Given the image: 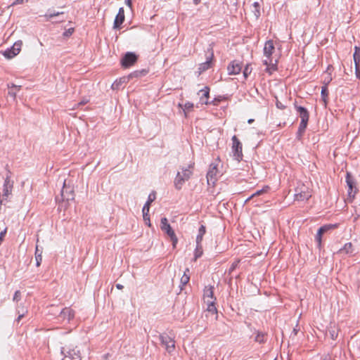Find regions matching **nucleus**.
I'll return each mask as SVG.
<instances>
[{
  "mask_svg": "<svg viewBox=\"0 0 360 360\" xmlns=\"http://www.w3.org/2000/svg\"><path fill=\"white\" fill-rule=\"evenodd\" d=\"M274 45L272 40H269L265 43L264 47V55L266 57V59L263 60V63L266 66V70L269 73H271V70H275L276 69V63H273V60L271 58V55L274 51Z\"/></svg>",
  "mask_w": 360,
  "mask_h": 360,
  "instance_id": "obj_1",
  "label": "nucleus"
},
{
  "mask_svg": "<svg viewBox=\"0 0 360 360\" xmlns=\"http://www.w3.org/2000/svg\"><path fill=\"white\" fill-rule=\"evenodd\" d=\"M203 299L207 304V310L212 314H217L216 297L214 296V286H205L203 293Z\"/></svg>",
  "mask_w": 360,
  "mask_h": 360,
  "instance_id": "obj_2",
  "label": "nucleus"
},
{
  "mask_svg": "<svg viewBox=\"0 0 360 360\" xmlns=\"http://www.w3.org/2000/svg\"><path fill=\"white\" fill-rule=\"evenodd\" d=\"M181 172H178L176 176L174 179V186L177 190H181L184 184V183L188 181L193 172L190 169H181Z\"/></svg>",
  "mask_w": 360,
  "mask_h": 360,
  "instance_id": "obj_3",
  "label": "nucleus"
},
{
  "mask_svg": "<svg viewBox=\"0 0 360 360\" xmlns=\"http://www.w3.org/2000/svg\"><path fill=\"white\" fill-rule=\"evenodd\" d=\"M296 109L301 118V122L297 131L298 136H301L307 128L309 115V112L304 107L296 106Z\"/></svg>",
  "mask_w": 360,
  "mask_h": 360,
  "instance_id": "obj_4",
  "label": "nucleus"
},
{
  "mask_svg": "<svg viewBox=\"0 0 360 360\" xmlns=\"http://www.w3.org/2000/svg\"><path fill=\"white\" fill-rule=\"evenodd\" d=\"M160 229L170 238V240L172 242L173 248H175L178 243V238L174 230L172 229L171 226L168 223V220L166 217H163L161 219Z\"/></svg>",
  "mask_w": 360,
  "mask_h": 360,
  "instance_id": "obj_5",
  "label": "nucleus"
},
{
  "mask_svg": "<svg viewBox=\"0 0 360 360\" xmlns=\"http://www.w3.org/2000/svg\"><path fill=\"white\" fill-rule=\"evenodd\" d=\"M232 152L233 153V156L238 161H240L243 158L242 143L236 136H233L232 137Z\"/></svg>",
  "mask_w": 360,
  "mask_h": 360,
  "instance_id": "obj_6",
  "label": "nucleus"
},
{
  "mask_svg": "<svg viewBox=\"0 0 360 360\" xmlns=\"http://www.w3.org/2000/svg\"><path fill=\"white\" fill-rule=\"evenodd\" d=\"M22 46V41L21 40L17 41L11 49H8L4 52V56L8 59L15 57L20 53Z\"/></svg>",
  "mask_w": 360,
  "mask_h": 360,
  "instance_id": "obj_7",
  "label": "nucleus"
},
{
  "mask_svg": "<svg viewBox=\"0 0 360 360\" xmlns=\"http://www.w3.org/2000/svg\"><path fill=\"white\" fill-rule=\"evenodd\" d=\"M335 227H337L336 224H326L319 228L315 236V240L317 243V247L319 249L321 248L322 236L329 230H331Z\"/></svg>",
  "mask_w": 360,
  "mask_h": 360,
  "instance_id": "obj_8",
  "label": "nucleus"
},
{
  "mask_svg": "<svg viewBox=\"0 0 360 360\" xmlns=\"http://www.w3.org/2000/svg\"><path fill=\"white\" fill-rule=\"evenodd\" d=\"M61 200L63 201L66 200H72L75 198V194L73 188L70 186H68L66 184V181L65 180L63 182V187L61 191Z\"/></svg>",
  "mask_w": 360,
  "mask_h": 360,
  "instance_id": "obj_9",
  "label": "nucleus"
},
{
  "mask_svg": "<svg viewBox=\"0 0 360 360\" xmlns=\"http://www.w3.org/2000/svg\"><path fill=\"white\" fill-rule=\"evenodd\" d=\"M137 56L132 52H127L122 58L121 64L124 68H129L137 61Z\"/></svg>",
  "mask_w": 360,
  "mask_h": 360,
  "instance_id": "obj_10",
  "label": "nucleus"
},
{
  "mask_svg": "<svg viewBox=\"0 0 360 360\" xmlns=\"http://www.w3.org/2000/svg\"><path fill=\"white\" fill-rule=\"evenodd\" d=\"M162 345L165 347L166 350L171 353L174 351L175 348V342L174 340L167 335H162L160 337Z\"/></svg>",
  "mask_w": 360,
  "mask_h": 360,
  "instance_id": "obj_11",
  "label": "nucleus"
},
{
  "mask_svg": "<svg viewBox=\"0 0 360 360\" xmlns=\"http://www.w3.org/2000/svg\"><path fill=\"white\" fill-rule=\"evenodd\" d=\"M13 188V181L11 180V176L7 175L4 184L3 196L8 197L12 193Z\"/></svg>",
  "mask_w": 360,
  "mask_h": 360,
  "instance_id": "obj_12",
  "label": "nucleus"
},
{
  "mask_svg": "<svg viewBox=\"0 0 360 360\" xmlns=\"http://www.w3.org/2000/svg\"><path fill=\"white\" fill-rule=\"evenodd\" d=\"M311 193L304 185L300 188V191L295 195V200L303 201L307 200L311 197Z\"/></svg>",
  "mask_w": 360,
  "mask_h": 360,
  "instance_id": "obj_13",
  "label": "nucleus"
},
{
  "mask_svg": "<svg viewBox=\"0 0 360 360\" xmlns=\"http://www.w3.org/2000/svg\"><path fill=\"white\" fill-rule=\"evenodd\" d=\"M346 182L349 187V190H348L349 196L354 197V194L356 193V188L355 186V182L349 173H347Z\"/></svg>",
  "mask_w": 360,
  "mask_h": 360,
  "instance_id": "obj_14",
  "label": "nucleus"
},
{
  "mask_svg": "<svg viewBox=\"0 0 360 360\" xmlns=\"http://www.w3.org/2000/svg\"><path fill=\"white\" fill-rule=\"evenodd\" d=\"M124 8H120L118 13L117 14L115 19L114 20L113 28L114 29H120V25L124 21Z\"/></svg>",
  "mask_w": 360,
  "mask_h": 360,
  "instance_id": "obj_15",
  "label": "nucleus"
},
{
  "mask_svg": "<svg viewBox=\"0 0 360 360\" xmlns=\"http://www.w3.org/2000/svg\"><path fill=\"white\" fill-rule=\"evenodd\" d=\"M242 69V65L240 62L234 60L228 66L229 75H238Z\"/></svg>",
  "mask_w": 360,
  "mask_h": 360,
  "instance_id": "obj_16",
  "label": "nucleus"
},
{
  "mask_svg": "<svg viewBox=\"0 0 360 360\" xmlns=\"http://www.w3.org/2000/svg\"><path fill=\"white\" fill-rule=\"evenodd\" d=\"M217 172L218 170L217 166L211 165L207 174V182L209 184H210V182L214 184Z\"/></svg>",
  "mask_w": 360,
  "mask_h": 360,
  "instance_id": "obj_17",
  "label": "nucleus"
},
{
  "mask_svg": "<svg viewBox=\"0 0 360 360\" xmlns=\"http://www.w3.org/2000/svg\"><path fill=\"white\" fill-rule=\"evenodd\" d=\"M75 316V311L70 307L64 308L60 313L59 317L63 320L67 319L70 321Z\"/></svg>",
  "mask_w": 360,
  "mask_h": 360,
  "instance_id": "obj_18",
  "label": "nucleus"
},
{
  "mask_svg": "<svg viewBox=\"0 0 360 360\" xmlns=\"http://www.w3.org/2000/svg\"><path fill=\"white\" fill-rule=\"evenodd\" d=\"M199 94H201L200 101L202 104H207L208 101L207 99L209 98L210 94V89L207 86H205L203 89H201L199 93Z\"/></svg>",
  "mask_w": 360,
  "mask_h": 360,
  "instance_id": "obj_19",
  "label": "nucleus"
},
{
  "mask_svg": "<svg viewBox=\"0 0 360 360\" xmlns=\"http://www.w3.org/2000/svg\"><path fill=\"white\" fill-rule=\"evenodd\" d=\"M353 252V245L352 243H347L345 244L343 248H340L338 253V254H346L351 255Z\"/></svg>",
  "mask_w": 360,
  "mask_h": 360,
  "instance_id": "obj_20",
  "label": "nucleus"
},
{
  "mask_svg": "<svg viewBox=\"0 0 360 360\" xmlns=\"http://www.w3.org/2000/svg\"><path fill=\"white\" fill-rule=\"evenodd\" d=\"M321 94L322 100H323V101L324 103V105L326 106V105H327V98H328V86H323L321 87Z\"/></svg>",
  "mask_w": 360,
  "mask_h": 360,
  "instance_id": "obj_21",
  "label": "nucleus"
},
{
  "mask_svg": "<svg viewBox=\"0 0 360 360\" xmlns=\"http://www.w3.org/2000/svg\"><path fill=\"white\" fill-rule=\"evenodd\" d=\"M188 272L189 269H186V271H184V275L181 278V284L183 286L186 285L189 282L190 276L188 274Z\"/></svg>",
  "mask_w": 360,
  "mask_h": 360,
  "instance_id": "obj_22",
  "label": "nucleus"
},
{
  "mask_svg": "<svg viewBox=\"0 0 360 360\" xmlns=\"http://www.w3.org/2000/svg\"><path fill=\"white\" fill-rule=\"evenodd\" d=\"M328 333L330 335V338L335 340L338 335V332L336 327L335 326H330V328H328Z\"/></svg>",
  "mask_w": 360,
  "mask_h": 360,
  "instance_id": "obj_23",
  "label": "nucleus"
},
{
  "mask_svg": "<svg viewBox=\"0 0 360 360\" xmlns=\"http://www.w3.org/2000/svg\"><path fill=\"white\" fill-rule=\"evenodd\" d=\"M42 251L39 250L38 248V246L36 247V251H35V259H36V265L39 266L42 260Z\"/></svg>",
  "mask_w": 360,
  "mask_h": 360,
  "instance_id": "obj_24",
  "label": "nucleus"
},
{
  "mask_svg": "<svg viewBox=\"0 0 360 360\" xmlns=\"http://www.w3.org/2000/svg\"><path fill=\"white\" fill-rule=\"evenodd\" d=\"M354 64H357L358 63H360V48L358 46H355L354 48Z\"/></svg>",
  "mask_w": 360,
  "mask_h": 360,
  "instance_id": "obj_25",
  "label": "nucleus"
},
{
  "mask_svg": "<svg viewBox=\"0 0 360 360\" xmlns=\"http://www.w3.org/2000/svg\"><path fill=\"white\" fill-rule=\"evenodd\" d=\"M330 68H331L330 66H328L327 68V70L326 72V74H327V76L324 78V81H323L324 85L323 86H328L329 83L332 81V77L330 75V73L329 72V71L330 70Z\"/></svg>",
  "mask_w": 360,
  "mask_h": 360,
  "instance_id": "obj_26",
  "label": "nucleus"
},
{
  "mask_svg": "<svg viewBox=\"0 0 360 360\" xmlns=\"http://www.w3.org/2000/svg\"><path fill=\"white\" fill-rule=\"evenodd\" d=\"M269 189V187L268 186H264L262 189L259 190V191H256L255 193H253L247 200H250L251 198H252L255 196H258V195H260L267 192V191Z\"/></svg>",
  "mask_w": 360,
  "mask_h": 360,
  "instance_id": "obj_27",
  "label": "nucleus"
},
{
  "mask_svg": "<svg viewBox=\"0 0 360 360\" xmlns=\"http://www.w3.org/2000/svg\"><path fill=\"white\" fill-rule=\"evenodd\" d=\"M156 194L155 192H152L149 194L147 202L144 205L150 208V204L155 200Z\"/></svg>",
  "mask_w": 360,
  "mask_h": 360,
  "instance_id": "obj_28",
  "label": "nucleus"
},
{
  "mask_svg": "<svg viewBox=\"0 0 360 360\" xmlns=\"http://www.w3.org/2000/svg\"><path fill=\"white\" fill-rule=\"evenodd\" d=\"M210 60H207L205 63L200 64L199 67V73L200 74L201 72L209 69L210 67Z\"/></svg>",
  "mask_w": 360,
  "mask_h": 360,
  "instance_id": "obj_29",
  "label": "nucleus"
},
{
  "mask_svg": "<svg viewBox=\"0 0 360 360\" xmlns=\"http://www.w3.org/2000/svg\"><path fill=\"white\" fill-rule=\"evenodd\" d=\"M17 312L19 314L18 319H16L17 322H20L21 319L25 316V314L27 312V309L22 307V311H20V307L17 308Z\"/></svg>",
  "mask_w": 360,
  "mask_h": 360,
  "instance_id": "obj_30",
  "label": "nucleus"
},
{
  "mask_svg": "<svg viewBox=\"0 0 360 360\" xmlns=\"http://www.w3.org/2000/svg\"><path fill=\"white\" fill-rule=\"evenodd\" d=\"M255 341L259 343L264 342V333L261 332H257V335L255 338Z\"/></svg>",
  "mask_w": 360,
  "mask_h": 360,
  "instance_id": "obj_31",
  "label": "nucleus"
},
{
  "mask_svg": "<svg viewBox=\"0 0 360 360\" xmlns=\"http://www.w3.org/2000/svg\"><path fill=\"white\" fill-rule=\"evenodd\" d=\"M202 255V246L200 245V247H198V245H196V249H195V259L201 257Z\"/></svg>",
  "mask_w": 360,
  "mask_h": 360,
  "instance_id": "obj_32",
  "label": "nucleus"
},
{
  "mask_svg": "<svg viewBox=\"0 0 360 360\" xmlns=\"http://www.w3.org/2000/svg\"><path fill=\"white\" fill-rule=\"evenodd\" d=\"M252 72V68H250V66L249 65H247L245 68V69L243 70V76L245 78H247L248 77V75L251 73Z\"/></svg>",
  "mask_w": 360,
  "mask_h": 360,
  "instance_id": "obj_33",
  "label": "nucleus"
},
{
  "mask_svg": "<svg viewBox=\"0 0 360 360\" xmlns=\"http://www.w3.org/2000/svg\"><path fill=\"white\" fill-rule=\"evenodd\" d=\"M73 32H74V28H72V27L69 28L63 32V36L65 37H68L72 34Z\"/></svg>",
  "mask_w": 360,
  "mask_h": 360,
  "instance_id": "obj_34",
  "label": "nucleus"
},
{
  "mask_svg": "<svg viewBox=\"0 0 360 360\" xmlns=\"http://www.w3.org/2000/svg\"><path fill=\"white\" fill-rule=\"evenodd\" d=\"M360 63L355 64V73L356 77L360 79V68H359Z\"/></svg>",
  "mask_w": 360,
  "mask_h": 360,
  "instance_id": "obj_35",
  "label": "nucleus"
},
{
  "mask_svg": "<svg viewBox=\"0 0 360 360\" xmlns=\"http://www.w3.org/2000/svg\"><path fill=\"white\" fill-rule=\"evenodd\" d=\"M206 229L204 225H201L198 230V234L199 236H201L203 237L204 234L205 233Z\"/></svg>",
  "mask_w": 360,
  "mask_h": 360,
  "instance_id": "obj_36",
  "label": "nucleus"
},
{
  "mask_svg": "<svg viewBox=\"0 0 360 360\" xmlns=\"http://www.w3.org/2000/svg\"><path fill=\"white\" fill-rule=\"evenodd\" d=\"M21 293L19 290L15 291L13 296V301L18 302L20 300Z\"/></svg>",
  "mask_w": 360,
  "mask_h": 360,
  "instance_id": "obj_37",
  "label": "nucleus"
},
{
  "mask_svg": "<svg viewBox=\"0 0 360 360\" xmlns=\"http://www.w3.org/2000/svg\"><path fill=\"white\" fill-rule=\"evenodd\" d=\"M239 262H240V261H239V260H238V261L234 262L231 264V267H230V269H229V273H231V272H232V271H233V270H234V269L238 266V265Z\"/></svg>",
  "mask_w": 360,
  "mask_h": 360,
  "instance_id": "obj_38",
  "label": "nucleus"
},
{
  "mask_svg": "<svg viewBox=\"0 0 360 360\" xmlns=\"http://www.w3.org/2000/svg\"><path fill=\"white\" fill-rule=\"evenodd\" d=\"M7 86H8V89H15L18 90V91H19L20 89V87H21L20 86H17V85H15V84H14L13 83L8 84Z\"/></svg>",
  "mask_w": 360,
  "mask_h": 360,
  "instance_id": "obj_39",
  "label": "nucleus"
},
{
  "mask_svg": "<svg viewBox=\"0 0 360 360\" xmlns=\"http://www.w3.org/2000/svg\"><path fill=\"white\" fill-rule=\"evenodd\" d=\"M193 104L191 102H187L184 105V108L186 110H190L193 108Z\"/></svg>",
  "mask_w": 360,
  "mask_h": 360,
  "instance_id": "obj_40",
  "label": "nucleus"
},
{
  "mask_svg": "<svg viewBox=\"0 0 360 360\" xmlns=\"http://www.w3.org/2000/svg\"><path fill=\"white\" fill-rule=\"evenodd\" d=\"M149 209L150 208H148V207L144 205L143 209H142L143 215L148 216V214L149 212Z\"/></svg>",
  "mask_w": 360,
  "mask_h": 360,
  "instance_id": "obj_41",
  "label": "nucleus"
},
{
  "mask_svg": "<svg viewBox=\"0 0 360 360\" xmlns=\"http://www.w3.org/2000/svg\"><path fill=\"white\" fill-rule=\"evenodd\" d=\"M62 13H63V12L62 13L57 12V13H51L49 15H46L45 16L46 18H53L55 16H57V15H58L60 14H62Z\"/></svg>",
  "mask_w": 360,
  "mask_h": 360,
  "instance_id": "obj_42",
  "label": "nucleus"
},
{
  "mask_svg": "<svg viewBox=\"0 0 360 360\" xmlns=\"http://www.w3.org/2000/svg\"><path fill=\"white\" fill-rule=\"evenodd\" d=\"M202 240V236L198 235L196 237V244H197V245H198V247H200V245H201L200 243H201Z\"/></svg>",
  "mask_w": 360,
  "mask_h": 360,
  "instance_id": "obj_43",
  "label": "nucleus"
},
{
  "mask_svg": "<svg viewBox=\"0 0 360 360\" xmlns=\"http://www.w3.org/2000/svg\"><path fill=\"white\" fill-rule=\"evenodd\" d=\"M143 217L144 221H148V226H150L151 224H150L149 215L148 214V216L143 215Z\"/></svg>",
  "mask_w": 360,
  "mask_h": 360,
  "instance_id": "obj_44",
  "label": "nucleus"
},
{
  "mask_svg": "<svg viewBox=\"0 0 360 360\" xmlns=\"http://www.w3.org/2000/svg\"><path fill=\"white\" fill-rule=\"evenodd\" d=\"M8 94L13 96V98H15L16 96V92L13 91L12 89H9Z\"/></svg>",
  "mask_w": 360,
  "mask_h": 360,
  "instance_id": "obj_45",
  "label": "nucleus"
},
{
  "mask_svg": "<svg viewBox=\"0 0 360 360\" xmlns=\"http://www.w3.org/2000/svg\"><path fill=\"white\" fill-rule=\"evenodd\" d=\"M87 103H88V100L83 99L82 101H80L79 103H77V105L78 106L83 105H85Z\"/></svg>",
  "mask_w": 360,
  "mask_h": 360,
  "instance_id": "obj_46",
  "label": "nucleus"
},
{
  "mask_svg": "<svg viewBox=\"0 0 360 360\" xmlns=\"http://www.w3.org/2000/svg\"><path fill=\"white\" fill-rule=\"evenodd\" d=\"M276 106H277L278 108H280V109L285 108V106L281 102H279V101H277Z\"/></svg>",
  "mask_w": 360,
  "mask_h": 360,
  "instance_id": "obj_47",
  "label": "nucleus"
},
{
  "mask_svg": "<svg viewBox=\"0 0 360 360\" xmlns=\"http://www.w3.org/2000/svg\"><path fill=\"white\" fill-rule=\"evenodd\" d=\"M23 2V0H15V1L13 3V4H20Z\"/></svg>",
  "mask_w": 360,
  "mask_h": 360,
  "instance_id": "obj_48",
  "label": "nucleus"
},
{
  "mask_svg": "<svg viewBox=\"0 0 360 360\" xmlns=\"http://www.w3.org/2000/svg\"><path fill=\"white\" fill-rule=\"evenodd\" d=\"M202 0H193V4L198 5L201 2Z\"/></svg>",
  "mask_w": 360,
  "mask_h": 360,
  "instance_id": "obj_49",
  "label": "nucleus"
},
{
  "mask_svg": "<svg viewBox=\"0 0 360 360\" xmlns=\"http://www.w3.org/2000/svg\"><path fill=\"white\" fill-rule=\"evenodd\" d=\"M116 287H117V289H119V290H122V289L123 288V285H121V284H117V285H116Z\"/></svg>",
  "mask_w": 360,
  "mask_h": 360,
  "instance_id": "obj_50",
  "label": "nucleus"
},
{
  "mask_svg": "<svg viewBox=\"0 0 360 360\" xmlns=\"http://www.w3.org/2000/svg\"><path fill=\"white\" fill-rule=\"evenodd\" d=\"M126 3L128 6H131V0H126Z\"/></svg>",
  "mask_w": 360,
  "mask_h": 360,
  "instance_id": "obj_51",
  "label": "nucleus"
},
{
  "mask_svg": "<svg viewBox=\"0 0 360 360\" xmlns=\"http://www.w3.org/2000/svg\"><path fill=\"white\" fill-rule=\"evenodd\" d=\"M297 331H298V330L297 328H294L292 330V333L295 335H296L297 334Z\"/></svg>",
  "mask_w": 360,
  "mask_h": 360,
  "instance_id": "obj_52",
  "label": "nucleus"
},
{
  "mask_svg": "<svg viewBox=\"0 0 360 360\" xmlns=\"http://www.w3.org/2000/svg\"><path fill=\"white\" fill-rule=\"evenodd\" d=\"M254 6H255V8H258V7L259 6V3H257V2H255V3H254Z\"/></svg>",
  "mask_w": 360,
  "mask_h": 360,
  "instance_id": "obj_53",
  "label": "nucleus"
},
{
  "mask_svg": "<svg viewBox=\"0 0 360 360\" xmlns=\"http://www.w3.org/2000/svg\"><path fill=\"white\" fill-rule=\"evenodd\" d=\"M253 122H254V120H253V119H249V120H248V122L249 124H251V123H252Z\"/></svg>",
  "mask_w": 360,
  "mask_h": 360,
  "instance_id": "obj_54",
  "label": "nucleus"
},
{
  "mask_svg": "<svg viewBox=\"0 0 360 360\" xmlns=\"http://www.w3.org/2000/svg\"><path fill=\"white\" fill-rule=\"evenodd\" d=\"M140 73H143V75H145L146 71L145 70H142Z\"/></svg>",
  "mask_w": 360,
  "mask_h": 360,
  "instance_id": "obj_55",
  "label": "nucleus"
},
{
  "mask_svg": "<svg viewBox=\"0 0 360 360\" xmlns=\"http://www.w3.org/2000/svg\"><path fill=\"white\" fill-rule=\"evenodd\" d=\"M145 223L148 226V221H145Z\"/></svg>",
  "mask_w": 360,
  "mask_h": 360,
  "instance_id": "obj_56",
  "label": "nucleus"
},
{
  "mask_svg": "<svg viewBox=\"0 0 360 360\" xmlns=\"http://www.w3.org/2000/svg\"><path fill=\"white\" fill-rule=\"evenodd\" d=\"M323 360H330V359H327V358H325Z\"/></svg>",
  "mask_w": 360,
  "mask_h": 360,
  "instance_id": "obj_57",
  "label": "nucleus"
}]
</instances>
